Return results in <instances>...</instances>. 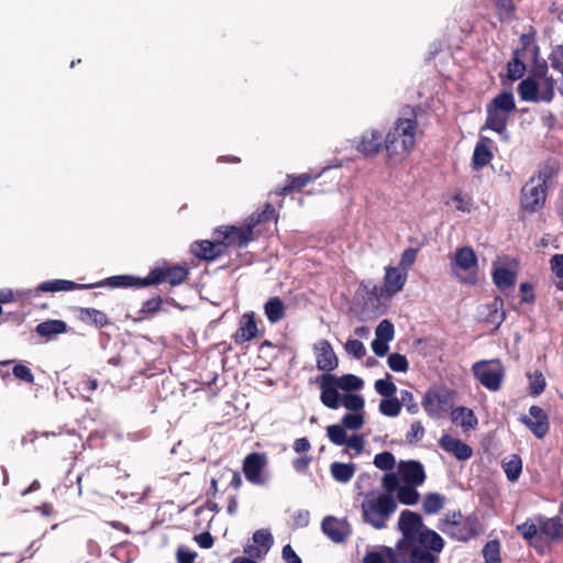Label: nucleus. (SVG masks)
Instances as JSON below:
<instances>
[{
    "instance_id": "nucleus-1",
    "label": "nucleus",
    "mask_w": 563,
    "mask_h": 563,
    "mask_svg": "<svg viewBox=\"0 0 563 563\" xmlns=\"http://www.w3.org/2000/svg\"><path fill=\"white\" fill-rule=\"evenodd\" d=\"M419 123L417 114L410 110L409 117L398 118L384 139L386 162L400 163L413 151L417 142Z\"/></svg>"
},
{
    "instance_id": "nucleus-2",
    "label": "nucleus",
    "mask_w": 563,
    "mask_h": 563,
    "mask_svg": "<svg viewBox=\"0 0 563 563\" xmlns=\"http://www.w3.org/2000/svg\"><path fill=\"white\" fill-rule=\"evenodd\" d=\"M517 532L536 550L541 551L539 542L544 540L548 544L563 541V519L560 516L548 518L538 515L534 519L528 518L516 528Z\"/></svg>"
},
{
    "instance_id": "nucleus-3",
    "label": "nucleus",
    "mask_w": 563,
    "mask_h": 563,
    "mask_svg": "<svg viewBox=\"0 0 563 563\" xmlns=\"http://www.w3.org/2000/svg\"><path fill=\"white\" fill-rule=\"evenodd\" d=\"M443 548V538L431 529H426L412 540L396 545L400 553L409 554V563H439L438 554Z\"/></svg>"
},
{
    "instance_id": "nucleus-4",
    "label": "nucleus",
    "mask_w": 563,
    "mask_h": 563,
    "mask_svg": "<svg viewBox=\"0 0 563 563\" xmlns=\"http://www.w3.org/2000/svg\"><path fill=\"white\" fill-rule=\"evenodd\" d=\"M438 528L448 537L460 542H467L483 532L477 515L463 516L460 510L445 514Z\"/></svg>"
},
{
    "instance_id": "nucleus-5",
    "label": "nucleus",
    "mask_w": 563,
    "mask_h": 563,
    "mask_svg": "<svg viewBox=\"0 0 563 563\" xmlns=\"http://www.w3.org/2000/svg\"><path fill=\"white\" fill-rule=\"evenodd\" d=\"M144 278L135 277L132 275H117L109 277L104 279L103 282L97 283V284H77L71 280L66 279H54V280H47L44 283H41L37 288L35 289L36 292H56V291H68V290H76V289H87L92 287H100L103 285H108L112 288H128V287H135V288H143L147 287V285L143 284Z\"/></svg>"
},
{
    "instance_id": "nucleus-6",
    "label": "nucleus",
    "mask_w": 563,
    "mask_h": 563,
    "mask_svg": "<svg viewBox=\"0 0 563 563\" xmlns=\"http://www.w3.org/2000/svg\"><path fill=\"white\" fill-rule=\"evenodd\" d=\"M516 110L514 95L509 91H503L495 96L486 106V120L482 130H492L503 134L507 130L510 114Z\"/></svg>"
},
{
    "instance_id": "nucleus-7",
    "label": "nucleus",
    "mask_w": 563,
    "mask_h": 563,
    "mask_svg": "<svg viewBox=\"0 0 563 563\" xmlns=\"http://www.w3.org/2000/svg\"><path fill=\"white\" fill-rule=\"evenodd\" d=\"M361 508L364 522L380 530L386 528V521L396 511L397 501L389 494L367 495Z\"/></svg>"
},
{
    "instance_id": "nucleus-8",
    "label": "nucleus",
    "mask_w": 563,
    "mask_h": 563,
    "mask_svg": "<svg viewBox=\"0 0 563 563\" xmlns=\"http://www.w3.org/2000/svg\"><path fill=\"white\" fill-rule=\"evenodd\" d=\"M474 377L488 390L501 388L505 368L499 360L479 361L472 366Z\"/></svg>"
},
{
    "instance_id": "nucleus-9",
    "label": "nucleus",
    "mask_w": 563,
    "mask_h": 563,
    "mask_svg": "<svg viewBox=\"0 0 563 563\" xmlns=\"http://www.w3.org/2000/svg\"><path fill=\"white\" fill-rule=\"evenodd\" d=\"M189 269L181 265H169L164 263L159 267L150 271L148 275L144 277L145 285H158L168 283L172 287L178 286L188 279Z\"/></svg>"
},
{
    "instance_id": "nucleus-10",
    "label": "nucleus",
    "mask_w": 563,
    "mask_h": 563,
    "mask_svg": "<svg viewBox=\"0 0 563 563\" xmlns=\"http://www.w3.org/2000/svg\"><path fill=\"white\" fill-rule=\"evenodd\" d=\"M213 235L218 236L224 252L229 246L242 249L254 239V232L246 224L243 227L221 225L214 230Z\"/></svg>"
},
{
    "instance_id": "nucleus-11",
    "label": "nucleus",
    "mask_w": 563,
    "mask_h": 563,
    "mask_svg": "<svg viewBox=\"0 0 563 563\" xmlns=\"http://www.w3.org/2000/svg\"><path fill=\"white\" fill-rule=\"evenodd\" d=\"M452 396L453 393L446 388L429 389L421 404L429 417L439 418L451 407Z\"/></svg>"
},
{
    "instance_id": "nucleus-12",
    "label": "nucleus",
    "mask_w": 563,
    "mask_h": 563,
    "mask_svg": "<svg viewBox=\"0 0 563 563\" xmlns=\"http://www.w3.org/2000/svg\"><path fill=\"white\" fill-rule=\"evenodd\" d=\"M538 179H529L520 191V206L528 212H537L544 206L547 199V187H542Z\"/></svg>"
},
{
    "instance_id": "nucleus-13",
    "label": "nucleus",
    "mask_w": 563,
    "mask_h": 563,
    "mask_svg": "<svg viewBox=\"0 0 563 563\" xmlns=\"http://www.w3.org/2000/svg\"><path fill=\"white\" fill-rule=\"evenodd\" d=\"M398 528L402 534V538L398 540L396 545H401L409 540H412L416 536L429 529L424 526L422 517L411 510L405 509L401 511L398 520Z\"/></svg>"
},
{
    "instance_id": "nucleus-14",
    "label": "nucleus",
    "mask_w": 563,
    "mask_h": 563,
    "mask_svg": "<svg viewBox=\"0 0 563 563\" xmlns=\"http://www.w3.org/2000/svg\"><path fill=\"white\" fill-rule=\"evenodd\" d=\"M267 464L264 453L253 452L244 457L242 471L245 478L254 485H264L265 478L262 473Z\"/></svg>"
},
{
    "instance_id": "nucleus-15",
    "label": "nucleus",
    "mask_w": 563,
    "mask_h": 563,
    "mask_svg": "<svg viewBox=\"0 0 563 563\" xmlns=\"http://www.w3.org/2000/svg\"><path fill=\"white\" fill-rule=\"evenodd\" d=\"M322 532L334 543H344L352 534V528L349 521L338 519L333 516H327L321 522Z\"/></svg>"
},
{
    "instance_id": "nucleus-16",
    "label": "nucleus",
    "mask_w": 563,
    "mask_h": 563,
    "mask_svg": "<svg viewBox=\"0 0 563 563\" xmlns=\"http://www.w3.org/2000/svg\"><path fill=\"white\" fill-rule=\"evenodd\" d=\"M530 417L522 416L520 421L529 428V430L538 438L542 439L547 435L550 429L549 418L545 411L539 406H531L529 408Z\"/></svg>"
},
{
    "instance_id": "nucleus-17",
    "label": "nucleus",
    "mask_w": 563,
    "mask_h": 563,
    "mask_svg": "<svg viewBox=\"0 0 563 563\" xmlns=\"http://www.w3.org/2000/svg\"><path fill=\"white\" fill-rule=\"evenodd\" d=\"M190 253L205 262H213L225 254L218 236L213 241L198 240L192 242L190 244Z\"/></svg>"
},
{
    "instance_id": "nucleus-18",
    "label": "nucleus",
    "mask_w": 563,
    "mask_h": 563,
    "mask_svg": "<svg viewBox=\"0 0 563 563\" xmlns=\"http://www.w3.org/2000/svg\"><path fill=\"white\" fill-rule=\"evenodd\" d=\"M384 147L383 135L377 130H366L364 131L358 140L356 145L357 152H360L365 157L376 156L382 148Z\"/></svg>"
},
{
    "instance_id": "nucleus-19",
    "label": "nucleus",
    "mask_w": 563,
    "mask_h": 563,
    "mask_svg": "<svg viewBox=\"0 0 563 563\" xmlns=\"http://www.w3.org/2000/svg\"><path fill=\"white\" fill-rule=\"evenodd\" d=\"M398 472L404 484L420 486L426 481V472L423 465L416 460L400 461Z\"/></svg>"
},
{
    "instance_id": "nucleus-20",
    "label": "nucleus",
    "mask_w": 563,
    "mask_h": 563,
    "mask_svg": "<svg viewBox=\"0 0 563 563\" xmlns=\"http://www.w3.org/2000/svg\"><path fill=\"white\" fill-rule=\"evenodd\" d=\"M258 335V328L253 311L245 312L239 323L236 331L233 333L232 339L236 345H242L247 341L255 339Z\"/></svg>"
},
{
    "instance_id": "nucleus-21",
    "label": "nucleus",
    "mask_w": 563,
    "mask_h": 563,
    "mask_svg": "<svg viewBox=\"0 0 563 563\" xmlns=\"http://www.w3.org/2000/svg\"><path fill=\"white\" fill-rule=\"evenodd\" d=\"M439 445L443 451L452 454L459 461H466L473 455V450L468 444L448 433L440 438Z\"/></svg>"
},
{
    "instance_id": "nucleus-22",
    "label": "nucleus",
    "mask_w": 563,
    "mask_h": 563,
    "mask_svg": "<svg viewBox=\"0 0 563 563\" xmlns=\"http://www.w3.org/2000/svg\"><path fill=\"white\" fill-rule=\"evenodd\" d=\"M330 373H324L319 377L321 395V402L330 408L338 409L341 406L342 396L339 393V387L331 380L328 379Z\"/></svg>"
},
{
    "instance_id": "nucleus-23",
    "label": "nucleus",
    "mask_w": 563,
    "mask_h": 563,
    "mask_svg": "<svg viewBox=\"0 0 563 563\" xmlns=\"http://www.w3.org/2000/svg\"><path fill=\"white\" fill-rule=\"evenodd\" d=\"M492 143L493 141L487 136H481L477 141L472 156V168L474 170H481L493 161L494 155L489 147Z\"/></svg>"
},
{
    "instance_id": "nucleus-24",
    "label": "nucleus",
    "mask_w": 563,
    "mask_h": 563,
    "mask_svg": "<svg viewBox=\"0 0 563 563\" xmlns=\"http://www.w3.org/2000/svg\"><path fill=\"white\" fill-rule=\"evenodd\" d=\"M408 273L399 267H385L384 285L388 289L389 296H394L402 290L407 282Z\"/></svg>"
},
{
    "instance_id": "nucleus-25",
    "label": "nucleus",
    "mask_w": 563,
    "mask_h": 563,
    "mask_svg": "<svg viewBox=\"0 0 563 563\" xmlns=\"http://www.w3.org/2000/svg\"><path fill=\"white\" fill-rule=\"evenodd\" d=\"M316 362L318 369L325 373H329L338 367V357L331 344L327 340L321 341Z\"/></svg>"
},
{
    "instance_id": "nucleus-26",
    "label": "nucleus",
    "mask_w": 563,
    "mask_h": 563,
    "mask_svg": "<svg viewBox=\"0 0 563 563\" xmlns=\"http://www.w3.org/2000/svg\"><path fill=\"white\" fill-rule=\"evenodd\" d=\"M485 322L494 325V329L497 330L506 318L503 298L496 296L490 303L485 306Z\"/></svg>"
},
{
    "instance_id": "nucleus-27",
    "label": "nucleus",
    "mask_w": 563,
    "mask_h": 563,
    "mask_svg": "<svg viewBox=\"0 0 563 563\" xmlns=\"http://www.w3.org/2000/svg\"><path fill=\"white\" fill-rule=\"evenodd\" d=\"M78 318L84 323L97 329H102L111 324L109 317L103 311L96 308H79Z\"/></svg>"
},
{
    "instance_id": "nucleus-28",
    "label": "nucleus",
    "mask_w": 563,
    "mask_h": 563,
    "mask_svg": "<svg viewBox=\"0 0 563 563\" xmlns=\"http://www.w3.org/2000/svg\"><path fill=\"white\" fill-rule=\"evenodd\" d=\"M313 177L310 174L288 175L284 187L276 189V195L286 196L294 191H299L311 183Z\"/></svg>"
},
{
    "instance_id": "nucleus-29",
    "label": "nucleus",
    "mask_w": 563,
    "mask_h": 563,
    "mask_svg": "<svg viewBox=\"0 0 563 563\" xmlns=\"http://www.w3.org/2000/svg\"><path fill=\"white\" fill-rule=\"evenodd\" d=\"M264 312L271 323H278L285 318L286 307L279 297H272L265 302Z\"/></svg>"
},
{
    "instance_id": "nucleus-30",
    "label": "nucleus",
    "mask_w": 563,
    "mask_h": 563,
    "mask_svg": "<svg viewBox=\"0 0 563 563\" xmlns=\"http://www.w3.org/2000/svg\"><path fill=\"white\" fill-rule=\"evenodd\" d=\"M454 265L463 271L477 266V256L471 246L459 247L454 255Z\"/></svg>"
},
{
    "instance_id": "nucleus-31",
    "label": "nucleus",
    "mask_w": 563,
    "mask_h": 563,
    "mask_svg": "<svg viewBox=\"0 0 563 563\" xmlns=\"http://www.w3.org/2000/svg\"><path fill=\"white\" fill-rule=\"evenodd\" d=\"M520 99L528 102L541 101V91L534 79L528 77L518 85Z\"/></svg>"
},
{
    "instance_id": "nucleus-32",
    "label": "nucleus",
    "mask_w": 563,
    "mask_h": 563,
    "mask_svg": "<svg viewBox=\"0 0 563 563\" xmlns=\"http://www.w3.org/2000/svg\"><path fill=\"white\" fill-rule=\"evenodd\" d=\"M67 331V324L63 320H46L36 325L35 332L42 336L49 339L52 335L62 334Z\"/></svg>"
},
{
    "instance_id": "nucleus-33",
    "label": "nucleus",
    "mask_w": 563,
    "mask_h": 563,
    "mask_svg": "<svg viewBox=\"0 0 563 563\" xmlns=\"http://www.w3.org/2000/svg\"><path fill=\"white\" fill-rule=\"evenodd\" d=\"M516 277V273L506 267H496L493 272V282L501 291L514 287Z\"/></svg>"
},
{
    "instance_id": "nucleus-34",
    "label": "nucleus",
    "mask_w": 563,
    "mask_h": 563,
    "mask_svg": "<svg viewBox=\"0 0 563 563\" xmlns=\"http://www.w3.org/2000/svg\"><path fill=\"white\" fill-rule=\"evenodd\" d=\"M272 219H277L275 208L272 203L267 202L262 211L253 212L245 221L247 228L254 232V228L261 223L268 222Z\"/></svg>"
},
{
    "instance_id": "nucleus-35",
    "label": "nucleus",
    "mask_w": 563,
    "mask_h": 563,
    "mask_svg": "<svg viewBox=\"0 0 563 563\" xmlns=\"http://www.w3.org/2000/svg\"><path fill=\"white\" fill-rule=\"evenodd\" d=\"M521 57L522 49H514L512 58L507 63V77L511 81L520 79L526 73V64Z\"/></svg>"
},
{
    "instance_id": "nucleus-36",
    "label": "nucleus",
    "mask_w": 563,
    "mask_h": 563,
    "mask_svg": "<svg viewBox=\"0 0 563 563\" xmlns=\"http://www.w3.org/2000/svg\"><path fill=\"white\" fill-rule=\"evenodd\" d=\"M355 471L356 467L353 463L333 462L330 465L331 475L334 481L339 483L350 482L353 478Z\"/></svg>"
},
{
    "instance_id": "nucleus-37",
    "label": "nucleus",
    "mask_w": 563,
    "mask_h": 563,
    "mask_svg": "<svg viewBox=\"0 0 563 563\" xmlns=\"http://www.w3.org/2000/svg\"><path fill=\"white\" fill-rule=\"evenodd\" d=\"M328 379H331L339 387V389L345 391L360 390L364 385V382L353 374H345L340 377L330 374Z\"/></svg>"
},
{
    "instance_id": "nucleus-38",
    "label": "nucleus",
    "mask_w": 563,
    "mask_h": 563,
    "mask_svg": "<svg viewBox=\"0 0 563 563\" xmlns=\"http://www.w3.org/2000/svg\"><path fill=\"white\" fill-rule=\"evenodd\" d=\"M445 504V497L439 493H428L422 503V510L427 515L438 514Z\"/></svg>"
},
{
    "instance_id": "nucleus-39",
    "label": "nucleus",
    "mask_w": 563,
    "mask_h": 563,
    "mask_svg": "<svg viewBox=\"0 0 563 563\" xmlns=\"http://www.w3.org/2000/svg\"><path fill=\"white\" fill-rule=\"evenodd\" d=\"M418 486L410 484H404L397 492V499L402 505L412 506L416 505L420 499V494L417 490Z\"/></svg>"
},
{
    "instance_id": "nucleus-40",
    "label": "nucleus",
    "mask_w": 563,
    "mask_h": 563,
    "mask_svg": "<svg viewBox=\"0 0 563 563\" xmlns=\"http://www.w3.org/2000/svg\"><path fill=\"white\" fill-rule=\"evenodd\" d=\"M499 21H510L516 12L514 0H492Z\"/></svg>"
},
{
    "instance_id": "nucleus-41",
    "label": "nucleus",
    "mask_w": 563,
    "mask_h": 563,
    "mask_svg": "<svg viewBox=\"0 0 563 563\" xmlns=\"http://www.w3.org/2000/svg\"><path fill=\"white\" fill-rule=\"evenodd\" d=\"M503 468L508 481H517L522 471V461L520 456L517 454H512L508 461L503 463Z\"/></svg>"
},
{
    "instance_id": "nucleus-42",
    "label": "nucleus",
    "mask_w": 563,
    "mask_h": 563,
    "mask_svg": "<svg viewBox=\"0 0 563 563\" xmlns=\"http://www.w3.org/2000/svg\"><path fill=\"white\" fill-rule=\"evenodd\" d=\"M500 548L497 539L487 541L482 550L484 563H501Z\"/></svg>"
},
{
    "instance_id": "nucleus-43",
    "label": "nucleus",
    "mask_w": 563,
    "mask_h": 563,
    "mask_svg": "<svg viewBox=\"0 0 563 563\" xmlns=\"http://www.w3.org/2000/svg\"><path fill=\"white\" fill-rule=\"evenodd\" d=\"M327 435L331 443L341 446L347 442L345 428L340 424H331L327 427Z\"/></svg>"
},
{
    "instance_id": "nucleus-44",
    "label": "nucleus",
    "mask_w": 563,
    "mask_h": 563,
    "mask_svg": "<svg viewBox=\"0 0 563 563\" xmlns=\"http://www.w3.org/2000/svg\"><path fill=\"white\" fill-rule=\"evenodd\" d=\"M401 410V401L396 397L385 398L379 404V411L387 417H396Z\"/></svg>"
},
{
    "instance_id": "nucleus-45",
    "label": "nucleus",
    "mask_w": 563,
    "mask_h": 563,
    "mask_svg": "<svg viewBox=\"0 0 563 563\" xmlns=\"http://www.w3.org/2000/svg\"><path fill=\"white\" fill-rule=\"evenodd\" d=\"M341 404L347 410L361 412L364 408L365 401L361 395L347 393L342 396Z\"/></svg>"
},
{
    "instance_id": "nucleus-46",
    "label": "nucleus",
    "mask_w": 563,
    "mask_h": 563,
    "mask_svg": "<svg viewBox=\"0 0 563 563\" xmlns=\"http://www.w3.org/2000/svg\"><path fill=\"white\" fill-rule=\"evenodd\" d=\"M364 415L362 412L346 413L341 419V424L345 430H360L364 426Z\"/></svg>"
},
{
    "instance_id": "nucleus-47",
    "label": "nucleus",
    "mask_w": 563,
    "mask_h": 563,
    "mask_svg": "<svg viewBox=\"0 0 563 563\" xmlns=\"http://www.w3.org/2000/svg\"><path fill=\"white\" fill-rule=\"evenodd\" d=\"M373 463L382 471H390L395 467L396 460L393 453L384 451L374 456Z\"/></svg>"
},
{
    "instance_id": "nucleus-48",
    "label": "nucleus",
    "mask_w": 563,
    "mask_h": 563,
    "mask_svg": "<svg viewBox=\"0 0 563 563\" xmlns=\"http://www.w3.org/2000/svg\"><path fill=\"white\" fill-rule=\"evenodd\" d=\"M387 363L389 368L397 373H406L409 369L407 357L399 353L389 354Z\"/></svg>"
},
{
    "instance_id": "nucleus-49",
    "label": "nucleus",
    "mask_w": 563,
    "mask_h": 563,
    "mask_svg": "<svg viewBox=\"0 0 563 563\" xmlns=\"http://www.w3.org/2000/svg\"><path fill=\"white\" fill-rule=\"evenodd\" d=\"M375 390L385 398L394 397L397 391L396 385L391 382V376L387 375L385 379H377L375 382Z\"/></svg>"
},
{
    "instance_id": "nucleus-50",
    "label": "nucleus",
    "mask_w": 563,
    "mask_h": 563,
    "mask_svg": "<svg viewBox=\"0 0 563 563\" xmlns=\"http://www.w3.org/2000/svg\"><path fill=\"white\" fill-rule=\"evenodd\" d=\"M376 339H379L380 341L389 342L394 339L395 329L394 324L387 320H382L377 328H376Z\"/></svg>"
},
{
    "instance_id": "nucleus-51",
    "label": "nucleus",
    "mask_w": 563,
    "mask_h": 563,
    "mask_svg": "<svg viewBox=\"0 0 563 563\" xmlns=\"http://www.w3.org/2000/svg\"><path fill=\"white\" fill-rule=\"evenodd\" d=\"M253 541L264 553H267L273 544V537L268 530L261 529L254 532Z\"/></svg>"
},
{
    "instance_id": "nucleus-52",
    "label": "nucleus",
    "mask_w": 563,
    "mask_h": 563,
    "mask_svg": "<svg viewBox=\"0 0 563 563\" xmlns=\"http://www.w3.org/2000/svg\"><path fill=\"white\" fill-rule=\"evenodd\" d=\"M367 300L372 303H380L383 299H389L393 296H389L388 289L385 285H373L371 289L366 291Z\"/></svg>"
},
{
    "instance_id": "nucleus-53",
    "label": "nucleus",
    "mask_w": 563,
    "mask_h": 563,
    "mask_svg": "<svg viewBox=\"0 0 563 563\" xmlns=\"http://www.w3.org/2000/svg\"><path fill=\"white\" fill-rule=\"evenodd\" d=\"M419 250L416 247H408L406 249L400 256L399 261V268L408 273V271L411 268V266L417 261Z\"/></svg>"
},
{
    "instance_id": "nucleus-54",
    "label": "nucleus",
    "mask_w": 563,
    "mask_h": 563,
    "mask_svg": "<svg viewBox=\"0 0 563 563\" xmlns=\"http://www.w3.org/2000/svg\"><path fill=\"white\" fill-rule=\"evenodd\" d=\"M426 430L421 423V421H415L410 426V430L406 434V441L409 444H415L421 441L424 437Z\"/></svg>"
},
{
    "instance_id": "nucleus-55",
    "label": "nucleus",
    "mask_w": 563,
    "mask_h": 563,
    "mask_svg": "<svg viewBox=\"0 0 563 563\" xmlns=\"http://www.w3.org/2000/svg\"><path fill=\"white\" fill-rule=\"evenodd\" d=\"M163 299L159 296L145 300L142 305L140 313L153 316L162 309Z\"/></svg>"
},
{
    "instance_id": "nucleus-56",
    "label": "nucleus",
    "mask_w": 563,
    "mask_h": 563,
    "mask_svg": "<svg viewBox=\"0 0 563 563\" xmlns=\"http://www.w3.org/2000/svg\"><path fill=\"white\" fill-rule=\"evenodd\" d=\"M545 379L541 372H536L533 376H530V395L539 396L544 391Z\"/></svg>"
},
{
    "instance_id": "nucleus-57",
    "label": "nucleus",
    "mask_w": 563,
    "mask_h": 563,
    "mask_svg": "<svg viewBox=\"0 0 563 563\" xmlns=\"http://www.w3.org/2000/svg\"><path fill=\"white\" fill-rule=\"evenodd\" d=\"M12 374L14 375L15 378L20 380H23L29 384L34 383V375L32 374L31 369L24 364L19 363L14 365L12 368Z\"/></svg>"
},
{
    "instance_id": "nucleus-58",
    "label": "nucleus",
    "mask_w": 563,
    "mask_h": 563,
    "mask_svg": "<svg viewBox=\"0 0 563 563\" xmlns=\"http://www.w3.org/2000/svg\"><path fill=\"white\" fill-rule=\"evenodd\" d=\"M543 79V87L541 90V101L551 102L554 98L555 80L552 77L545 76Z\"/></svg>"
},
{
    "instance_id": "nucleus-59",
    "label": "nucleus",
    "mask_w": 563,
    "mask_h": 563,
    "mask_svg": "<svg viewBox=\"0 0 563 563\" xmlns=\"http://www.w3.org/2000/svg\"><path fill=\"white\" fill-rule=\"evenodd\" d=\"M345 350L356 358H362L366 353L364 344L356 339H349L345 343Z\"/></svg>"
},
{
    "instance_id": "nucleus-60",
    "label": "nucleus",
    "mask_w": 563,
    "mask_h": 563,
    "mask_svg": "<svg viewBox=\"0 0 563 563\" xmlns=\"http://www.w3.org/2000/svg\"><path fill=\"white\" fill-rule=\"evenodd\" d=\"M553 175V168L550 165H544L538 170L537 175L530 177V179H538L537 181L540 186L548 188L547 185L552 179Z\"/></svg>"
},
{
    "instance_id": "nucleus-61",
    "label": "nucleus",
    "mask_w": 563,
    "mask_h": 563,
    "mask_svg": "<svg viewBox=\"0 0 563 563\" xmlns=\"http://www.w3.org/2000/svg\"><path fill=\"white\" fill-rule=\"evenodd\" d=\"M401 485H399V478L395 473H386L383 476V487L387 494L391 495L394 492H398Z\"/></svg>"
},
{
    "instance_id": "nucleus-62",
    "label": "nucleus",
    "mask_w": 563,
    "mask_h": 563,
    "mask_svg": "<svg viewBox=\"0 0 563 563\" xmlns=\"http://www.w3.org/2000/svg\"><path fill=\"white\" fill-rule=\"evenodd\" d=\"M349 449L354 450L357 454H361L364 451V437L361 434H353L352 437H347V442L344 444Z\"/></svg>"
},
{
    "instance_id": "nucleus-63",
    "label": "nucleus",
    "mask_w": 563,
    "mask_h": 563,
    "mask_svg": "<svg viewBox=\"0 0 563 563\" xmlns=\"http://www.w3.org/2000/svg\"><path fill=\"white\" fill-rule=\"evenodd\" d=\"M552 272L559 277L563 278V254H555L550 260Z\"/></svg>"
},
{
    "instance_id": "nucleus-64",
    "label": "nucleus",
    "mask_w": 563,
    "mask_h": 563,
    "mask_svg": "<svg viewBox=\"0 0 563 563\" xmlns=\"http://www.w3.org/2000/svg\"><path fill=\"white\" fill-rule=\"evenodd\" d=\"M282 556L286 563H301V559L297 555L290 544L283 548Z\"/></svg>"
}]
</instances>
